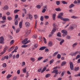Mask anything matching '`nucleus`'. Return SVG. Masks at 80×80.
<instances>
[{
    "label": "nucleus",
    "mask_w": 80,
    "mask_h": 80,
    "mask_svg": "<svg viewBox=\"0 0 80 80\" xmlns=\"http://www.w3.org/2000/svg\"><path fill=\"white\" fill-rule=\"evenodd\" d=\"M61 20H63V21H64V22L70 21V19L67 18H63V17H61Z\"/></svg>",
    "instance_id": "1"
},
{
    "label": "nucleus",
    "mask_w": 80,
    "mask_h": 80,
    "mask_svg": "<svg viewBox=\"0 0 80 80\" xmlns=\"http://www.w3.org/2000/svg\"><path fill=\"white\" fill-rule=\"evenodd\" d=\"M46 10H47V9H43L42 11V13H45V12H46Z\"/></svg>",
    "instance_id": "54"
},
{
    "label": "nucleus",
    "mask_w": 80,
    "mask_h": 80,
    "mask_svg": "<svg viewBox=\"0 0 80 80\" xmlns=\"http://www.w3.org/2000/svg\"><path fill=\"white\" fill-rule=\"evenodd\" d=\"M79 70V67H76L75 68V71H78Z\"/></svg>",
    "instance_id": "47"
},
{
    "label": "nucleus",
    "mask_w": 80,
    "mask_h": 80,
    "mask_svg": "<svg viewBox=\"0 0 80 80\" xmlns=\"http://www.w3.org/2000/svg\"><path fill=\"white\" fill-rule=\"evenodd\" d=\"M65 73V71H63L61 74V76L63 77V76L64 75Z\"/></svg>",
    "instance_id": "43"
},
{
    "label": "nucleus",
    "mask_w": 80,
    "mask_h": 80,
    "mask_svg": "<svg viewBox=\"0 0 80 80\" xmlns=\"http://www.w3.org/2000/svg\"><path fill=\"white\" fill-rule=\"evenodd\" d=\"M37 20H36L35 21V25H34V28H37Z\"/></svg>",
    "instance_id": "24"
},
{
    "label": "nucleus",
    "mask_w": 80,
    "mask_h": 80,
    "mask_svg": "<svg viewBox=\"0 0 80 80\" xmlns=\"http://www.w3.org/2000/svg\"><path fill=\"white\" fill-rule=\"evenodd\" d=\"M44 17L45 19H46V20H48V18H49V16L48 15H45Z\"/></svg>",
    "instance_id": "28"
},
{
    "label": "nucleus",
    "mask_w": 80,
    "mask_h": 80,
    "mask_svg": "<svg viewBox=\"0 0 80 80\" xmlns=\"http://www.w3.org/2000/svg\"><path fill=\"white\" fill-rule=\"evenodd\" d=\"M40 20L42 21H43V16H41L40 18Z\"/></svg>",
    "instance_id": "53"
},
{
    "label": "nucleus",
    "mask_w": 80,
    "mask_h": 80,
    "mask_svg": "<svg viewBox=\"0 0 80 80\" xmlns=\"http://www.w3.org/2000/svg\"><path fill=\"white\" fill-rule=\"evenodd\" d=\"M68 34V33H63L62 35V36L65 37V36H66V35H67Z\"/></svg>",
    "instance_id": "56"
},
{
    "label": "nucleus",
    "mask_w": 80,
    "mask_h": 80,
    "mask_svg": "<svg viewBox=\"0 0 80 80\" xmlns=\"http://www.w3.org/2000/svg\"><path fill=\"white\" fill-rule=\"evenodd\" d=\"M8 47L7 46H6L4 48L3 50V51L2 52H3V53H5V51L7 50V49L8 48Z\"/></svg>",
    "instance_id": "16"
},
{
    "label": "nucleus",
    "mask_w": 80,
    "mask_h": 80,
    "mask_svg": "<svg viewBox=\"0 0 80 80\" xmlns=\"http://www.w3.org/2000/svg\"><path fill=\"white\" fill-rule=\"evenodd\" d=\"M19 11H20V10L19 9H16L14 11V13H17L18 12H19Z\"/></svg>",
    "instance_id": "25"
},
{
    "label": "nucleus",
    "mask_w": 80,
    "mask_h": 80,
    "mask_svg": "<svg viewBox=\"0 0 80 80\" xmlns=\"http://www.w3.org/2000/svg\"><path fill=\"white\" fill-rule=\"evenodd\" d=\"M55 17H56V14H53L52 15V18L53 20H55Z\"/></svg>",
    "instance_id": "12"
},
{
    "label": "nucleus",
    "mask_w": 80,
    "mask_h": 80,
    "mask_svg": "<svg viewBox=\"0 0 80 80\" xmlns=\"http://www.w3.org/2000/svg\"><path fill=\"white\" fill-rule=\"evenodd\" d=\"M66 63H67V62H66V61H63L62 63L61 66H64V65H66Z\"/></svg>",
    "instance_id": "14"
},
{
    "label": "nucleus",
    "mask_w": 80,
    "mask_h": 80,
    "mask_svg": "<svg viewBox=\"0 0 80 80\" xmlns=\"http://www.w3.org/2000/svg\"><path fill=\"white\" fill-rule=\"evenodd\" d=\"M48 8L47 7V5H45L43 7H42V9H48Z\"/></svg>",
    "instance_id": "30"
},
{
    "label": "nucleus",
    "mask_w": 80,
    "mask_h": 80,
    "mask_svg": "<svg viewBox=\"0 0 80 80\" xmlns=\"http://www.w3.org/2000/svg\"><path fill=\"white\" fill-rule=\"evenodd\" d=\"M43 41L44 42V43H47V41H46V39L45 38H43Z\"/></svg>",
    "instance_id": "59"
},
{
    "label": "nucleus",
    "mask_w": 80,
    "mask_h": 80,
    "mask_svg": "<svg viewBox=\"0 0 80 80\" xmlns=\"http://www.w3.org/2000/svg\"><path fill=\"white\" fill-rule=\"evenodd\" d=\"M55 10L57 12H59L60 11V8H57L55 9Z\"/></svg>",
    "instance_id": "48"
},
{
    "label": "nucleus",
    "mask_w": 80,
    "mask_h": 80,
    "mask_svg": "<svg viewBox=\"0 0 80 80\" xmlns=\"http://www.w3.org/2000/svg\"><path fill=\"white\" fill-rule=\"evenodd\" d=\"M4 40H0V43H2V44H4Z\"/></svg>",
    "instance_id": "49"
},
{
    "label": "nucleus",
    "mask_w": 80,
    "mask_h": 80,
    "mask_svg": "<svg viewBox=\"0 0 80 80\" xmlns=\"http://www.w3.org/2000/svg\"><path fill=\"white\" fill-rule=\"evenodd\" d=\"M58 70H54L53 71V73H54L56 74V75H57L58 74Z\"/></svg>",
    "instance_id": "20"
},
{
    "label": "nucleus",
    "mask_w": 80,
    "mask_h": 80,
    "mask_svg": "<svg viewBox=\"0 0 80 80\" xmlns=\"http://www.w3.org/2000/svg\"><path fill=\"white\" fill-rule=\"evenodd\" d=\"M58 53V52H56L54 53L52 56L53 57H55Z\"/></svg>",
    "instance_id": "22"
},
{
    "label": "nucleus",
    "mask_w": 80,
    "mask_h": 80,
    "mask_svg": "<svg viewBox=\"0 0 80 80\" xmlns=\"http://www.w3.org/2000/svg\"><path fill=\"white\" fill-rule=\"evenodd\" d=\"M70 67L71 70H73V65L72 62H70Z\"/></svg>",
    "instance_id": "2"
},
{
    "label": "nucleus",
    "mask_w": 80,
    "mask_h": 80,
    "mask_svg": "<svg viewBox=\"0 0 80 80\" xmlns=\"http://www.w3.org/2000/svg\"><path fill=\"white\" fill-rule=\"evenodd\" d=\"M22 10L23 12H24V13H25V14H26V13H27V10H26V9L25 8H22Z\"/></svg>",
    "instance_id": "31"
},
{
    "label": "nucleus",
    "mask_w": 80,
    "mask_h": 80,
    "mask_svg": "<svg viewBox=\"0 0 80 80\" xmlns=\"http://www.w3.org/2000/svg\"><path fill=\"white\" fill-rule=\"evenodd\" d=\"M80 51H77L75 52L74 53V56H75V55H76L77 54H78L79 53V52Z\"/></svg>",
    "instance_id": "21"
},
{
    "label": "nucleus",
    "mask_w": 80,
    "mask_h": 80,
    "mask_svg": "<svg viewBox=\"0 0 80 80\" xmlns=\"http://www.w3.org/2000/svg\"><path fill=\"white\" fill-rule=\"evenodd\" d=\"M77 44H78V43L77 42H75L72 45L73 48H75V47L77 46Z\"/></svg>",
    "instance_id": "17"
},
{
    "label": "nucleus",
    "mask_w": 80,
    "mask_h": 80,
    "mask_svg": "<svg viewBox=\"0 0 80 80\" xmlns=\"http://www.w3.org/2000/svg\"><path fill=\"white\" fill-rule=\"evenodd\" d=\"M32 38H37V34H34L33 36H32Z\"/></svg>",
    "instance_id": "39"
},
{
    "label": "nucleus",
    "mask_w": 80,
    "mask_h": 80,
    "mask_svg": "<svg viewBox=\"0 0 80 80\" xmlns=\"http://www.w3.org/2000/svg\"><path fill=\"white\" fill-rule=\"evenodd\" d=\"M14 43V40H12L10 42V44L11 45H13Z\"/></svg>",
    "instance_id": "18"
},
{
    "label": "nucleus",
    "mask_w": 80,
    "mask_h": 80,
    "mask_svg": "<svg viewBox=\"0 0 80 80\" xmlns=\"http://www.w3.org/2000/svg\"><path fill=\"white\" fill-rule=\"evenodd\" d=\"M23 72V73H26V68H24L22 69Z\"/></svg>",
    "instance_id": "58"
},
{
    "label": "nucleus",
    "mask_w": 80,
    "mask_h": 80,
    "mask_svg": "<svg viewBox=\"0 0 80 80\" xmlns=\"http://www.w3.org/2000/svg\"><path fill=\"white\" fill-rule=\"evenodd\" d=\"M36 8H38V9H40V8H41V6L38 5L36 6Z\"/></svg>",
    "instance_id": "29"
},
{
    "label": "nucleus",
    "mask_w": 80,
    "mask_h": 80,
    "mask_svg": "<svg viewBox=\"0 0 80 80\" xmlns=\"http://www.w3.org/2000/svg\"><path fill=\"white\" fill-rule=\"evenodd\" d=\"M34 48H37L38 47V44H36L34 45Z\"/></svg>",
    "instance_id": "60"
},
{
    "label": "nucleus",
    "mask_w": 80,
    "mask_h": 80,
    "mask_svg": "<svg viewBox=\"0 0 80 80\" xmlns=\"http://www.w3.org/2000/svg\"><path fill=\"white\" fill-rule=\"evenodd\" d=\"M25 65V62H22V66H24Z\"/></svg>",
    "instance_id": "63"
},
{
    "label": "nucleus",
    "mask_w": 80,
    "mask_h": 80,
    "mask_svg": "<svg viewBox=\"0 0 80 80\" xmlns=\"http://www.w3.org/2000/svg\"><path fill=\"white\" fill-rule=\"evenodd\" d=\"M8 8L9 7L8 6V5L5 6L2 8V9L4 10H8Z\"/></svg>",
    "instance_id": "4"
},
{
    "label": "nucleus",
    "mask_w": 80,
    "mask_h": 80,
    "mask_svg": "<svg viewBox=\"0 0 80 80\" xmlns=\"http://www.w3.org/2000/svg\"><path fill=\"white\" fill-rule=\"evenodd\" d=\"M53 62H54V60L52 59L49 62L50 64L51 65V64H52V63H53Z\"/></svg>",
    "instance_id": "41"
},
{
    "label": "nucleus",
    "mask_w": 80,
    "mask_h": 80,
    "mask_svg": "<svg viewBox=\"0 0 80 80\" xmlns=\"http://www.w3.org/2000/svg\"><path fill=\"white\" fill-rule=\"evenodd\" d=\"M27 47H28V45H23L21 46V47L22 48H26Z\"/></svg>",
    "instance_id": "45"
},
{
    "label": "nucleus",
    "mask_w": 80,
    "mask_h": 80,
    "mask_svg": "<svg viewBox=\"0 0 80 80\" xmlns=\"http://www.w3.org/2000/svg\"><path fill=\"white\" fill-rule=\"evenodd\" d=\"M43 57H39L38 58V60L40 61V60H41L43 59Z\"/></svg>",
    "instance_id": "38"
},
{
    "label": "nucleus",
    "mask_w": 80,
    "mask_h": 80,
    "mask_svg": "<svg viewBox=\"0 0 80 80\" xmlns=\"http://www.w3.org/2000/svg\"><path fill=\"white\" fill-rule=\"evenodd\" d=\"M4 58H5V59H6L7 60H8V56H4Z\"/></svg>",
    "instance_id": "61"
},
{
    "label": "nucleus",
    "mask_w": 80,
    "mask_h": 80,
    "mask_svg": "<svg viewBox=\"0 0 80 80\" xmlns=\"http://www.w3.org/2000/svg\"><path fill=\"white\" fill-rule=\"evenodd\" d=\"M27 15H28L30 20H32L33 19V16L32 15L30 14H29Z\"/></svg>",
    "instance_id": "8"
},
{
    "label": "nucleus",
    "mask_w": 80,
    "mask_h": 80,
    "mask_svg": "<svg viewBox=\"0 0 80 80\" xmlns=\"http://www.w3.org/2000/svg\"><path fill=\"white\" fill-rule=\"evenodd\" d=\"M12 76V74H8L7 76L6 77L8 79H9L10 77H11Z\"/></svg>",
    "instance_id": "13"
},
{
    "label": "nucleus",
    "mask_w": 80,
    "mask_h": 80,
    "mask_svg": "<svg viewBox=\"0 0 80 80\" xmlns=\"http://www.w3.org/2000/svg\"><path fill=\"white\" fill-rule=\"evenodd\" d=\"M15 25H18V22L17 19H15Z\"/></svg>",
    "instance_id": "19"
},
{
    "label": "nucleus",
    "mask_w": 80,
    "mask_h": 80,
    "mask_svg": "<svg viewBox=\"0 0 80 80\" xmlns=\"http://www.w3.org/2000/svg\"><path fill=\"white\" fill-rule=\"evenodd\" d=\"M56 3L57 5H60V2L58 1H56Z\"/></svg>",
    "instance_id": "64"
},
{
    "label": "nucleus",
    "mask_w": 80,
    "mask_h": 80,
    "mask_svg": "<svg viewBox=\"0 0 80 80\" xmlns=\"http://www.w3.org/2000/svg\"><path fill=\"white\" fill-rule=\"evenodd\" d=\"M25 26L26 27L28 28V27L30 26V22H25Z\"/></svg>",
    "instance_id": "3"
},
{
    "label": "nucleus",
    "mask_w": 80,
    "mask_h": 80,
    "mask_svg": "<svg viewBox=\"0 0 80 80\" xmlns=\"http://www.w3.org/2000/svg\"><path fill=\"white\" fill-rule=\"evenodd\" d=\"M2 19L3 20H6L7 19L6 18V16H4L2 17Z\"/></svg>",
    "instance_id": "26"
},
{
    "label": "nucleus",
    "mask_w": 80,
    "mask_h": 80,
    "mask_svg": "<svg viewBox=\"0 0 80 80\" xmlns=\"http://www.w3.org/2000/svg\"><path fill=\"white\" fill-rule=\"evenodd\" d=\"M74 28H73V27L71 26L69 28V30H73Z\"/></svg>",
    "instance_id": "32"
},
{
    "label": "nucleus",
    "mask_w": 80,
    "mask_h": 80,
    "mask_svg": "<svg viewBox=\"0 0 80 80\" xmlns=\"http://www.w3.org/2000/svg\"><path fill=\"white\" fill-rule=\"evenodd\" d=\"M72 18H78V17H77V16H72L71 17Z\"/></svg>",
    "instance_id": "33"
},
{
    "label": "nucleus",
    "mask_w": 80,
    "mask_h": 80,
    "mask_svg": "<svg viewBox=\"0 0 80 80\" xmlns=\"http://www.w3.org/2000/svg\"><path fill=\"white\" fill-rule=\"evenodd\" d=\"M31 60L32 62H35V58H31Z\"/></svg>",
    "instance_id": "36"
},
{
    "label": "nucleus",
    "mask_w": 80,
    "mask_h": 80,
    "mask_svg": "<svg viewBox=\"0 0 80 80\" xmlns=\"http://www.w3.org/2000/svg\"><path fill=\"white\" fill-rule=\"evenodd\" d=\"M46 48V47L43 46L40 48L39 49V50H45Z\"/></svg>",
    "instance_id": "11"
},
{
    "label": "nucleus",
    "mask_w": 80,
    "mask_h": 80,
    "mask_svg": "<svg viewBox=\"0 0 80 80\" xmlns=\"http://www.w3.org/2000/svg\"><path fill=\"white\" fill-rule=\"evenodd\" d=\"M71 37L70 36L67 35V37H66V38L67 39H70L71 38Z\"/></svg>",
    "instance_id": "46"
},
{
    "label": "nucleus",
    "mask_w": 80,
    "mask_h": 80,
    "mask_svg": "<svg viewBox=\"0 0 80 80\" xmlns=\"http://www.w3.org/2000/svg\"><path fill=\"white\" fill-rule=\"evenodd\" d=\"M57 36L58 37H60V32H58V33L57 34Z\"/></svg>",
    "instance_id": "62"
},
{
    "label": "nucleus",
    "mask_w": 80,
    "mask_h": 80,
    "mask_svg": "<svg viewBox=\"0 0 80 80\" xmlns=\"http://www.w3.org/2000/svg\"><path fill=\"white\" fill-rule=\"evenodd\" d=\"M34 17L35 19H37V18H38V16L37 14L35 15L34 16Z\"/></svg>",
    "instance_id": "34"
},
{
    "label": "nucleus",
    "mask_w": 80,
    "mask_h": 80,
    "mask_svg": "<svg viewBox=\"0 0 80 80\" xmlns=\"http://www.w3.org/2000/svg\"><path fill=\"white\" fill-rule=\"evenodd\" d=\"M7 19H8V20H12V18L11 17H8L7 18Z\"/></svg>",
    "instance_id": "35"
},
{
    "label": "nucleus",
    "mask_w": 80,
    "mask_h": 80,
    "mask_svg": "<svg viewBox=\"0 0 80 80\" xmlns=\"http://www.w3.org/2000/svg\"><path fill=\"white\" fill-rule=\"evenodd\" d=\"M20 70L19 69L17 71V74H18V75H19V74H20Z\"/></svg>",
    "instance_id": "55"
},
{
    "label": "nucleus",
    "mask_w": 80,
    "mask_h": 80,
    "mask_svg": "<svg viewBox=\"0 0 80 80\" xmlns=\"http://www.w3.org/2000/svg\"><path fill=\"white\" fill-rule=\"evenodd\" d=\"M57 58L58 59L60 58V54H58L57 55Z\"/></svg>",
    "instance_id": "52"
},
{
    "label": "nucleus",
    "mask_w": 80,
    "mask_h": 80,
    "mask_svg": "<svg viewBox=\"0 0 80 80\" xmlns=\"http://www.w3.org/2000/svg\"><path fill=\"white\" fill-rule=\"evenodd\" d=\"M63 42H64V40L62 39L60 42V45H62V44Z\"/></svg>",
    "instance_id": "57"
},
{
    "label": "nucleus",
    "mask_w": 80,
    "mask_h": 80,
    "mask_svg": "<svg viewBox=\"0 0 80 80\" xmlns=\"http://www.w3.org/2000/svg\"><path fill=\"white\" fill-rule=\"evenodd\" d=\"M73 7H75V5H74V4H72L69 6V8H71Z\"/></svg>",
    "instance_id": "23"
},
{
    "label": "nucleus",
    "mask_w": 80,
    "mask_h": 80,
    "mask_svg": "<svg viewBox=\"0 0 80 80\" xmlns=\"http://www.w3.org/2000/svg\"><path fill=\"white\" fill-rule=\"evenodd\" d=\"M2 67L4 68H5V67H7V64H6V63H4L2 64Z\"/></svg>",
    "instance_id": "42"
},
{
    "label": "nucleus",
    "mask_w": 80,
    "mask_h": 80,
    "mask_svg": "<svg viewBox=\"0 0 80 80\" xmlns=\"http://www.w3.org/2000/svg\"><path fill=\"white\" fill-rule=\"evenodd\" d=\"M47 69V68H43L42 71H41V73H42L43 72H44L46 69Z\"/></svg>",
    "instance_id": "50"
},
{
    "label": "nucleus",
    "mask_w": 80,
    "mask_h": 80,
    "mask_svg": "<svg viewBox=\"0 0 80 80\" xmlns=\"http://www.w3.org/2000/svg\"><path fill=\"white\" fill-rule=\"evenodd\" d=\"M22 21L20 22L19 25V28H22Z\"/></svg>",
    "instance_id": "10"
},
{
    "label": "nucleus",
    "mask_w": 80,
    "mask_h": 80,
    "mask_svg": "<svg viewBox=\"0 0 80 80\" xmlns=\"http://www.w3.org/2000/svg\"><path fill=\"white\" fill-rule=\"evenodd\" d=\"M17 78V77L14 76L12 78V80H16Z\"/></svg>",
    "instance_id": "51"
},
{
    "label": "nucleus",
    "mask_w": 80,
    "mask_h": 80,
    "mask_svg": "<svg viewBox=\"0 0 80 80\" xmlns=\"http://www.w3.org/2000/svg\"><path fill=\"white\" fill-rule=\"evenodd\" d=\"M56 30H57V28L56 27H54L51 32V34H53V32H55L56 31Z\"/></svg>",
    "instance_id": "9"
},
{
    "label": "nucleus",
    "mask_w": 80,
    "mask_h": 80,
    "mask_svg": "<svg viewBox=\"0 0 80 80\" xmlns=\"http://www.w3.org/2000/svg\"><path fill=\"white\" fill-rule=\"evenodd\" d=\"M80 58V55H78L76 57L75 59L76 60H77L78 58Z\"/></svg>",
    "instance_id": "37"
},
{
    "label": "nucleus",
    "mask_w": 80,
    "mask_h": 80,
    "mask_svg": "<svg viewBox=\"0 0 80 80\" xmlns=\"http://www.w3.org/2000/svg\"><path fill=\"white\" fill-rule=\"evenodd\" d=\"M15 48V46H12L11 48H9L8 50V52H11V51L13 50L14 48Z\"/></svg>",
    "instance_id": "7"
},
{
    "label": "nucleus",
    "mask_w": 80,
    "mask_h": 80,
    "mask_svg": "<svg viewBox=\"0 0 80 80\" xmlns=\"http://www.w3.org/2000/svg\"><path fill=\"white\" fill-rule=\"evenodd\" d=\"M20 29L19 28H18L16 30V33H18L19 32H20Z\"/></svg>",
    "instance_id": "27"
},
{
    "label": "nucleus",
    "mask_w": 80,
    "mask_h": 80,
    "mask_svg": "<svg viewBox=\"0 0 80 80\" xmlns=\"http://www.w3.org/2000/svg\"><path fill=\"white\" fill-rule=\"evenodd\" d=\"M28 40V38H25L22 42V43H23L24 45H26L27 44V41Z\"/></svg>",
    "instance_id": "5"
},
{
    "label": "nucleus",
    "mask_w": 80,
    "mask_h": 80,
    "mask_svg": "<svg viewBox=\"0 0 80 80\" xmlns=\"http://www.w3.org/2000/svg\"><path fill=\"white\" fill-rule=\"evenodd\" d=\"M61 32L62 33H68V32L67 31V30H62Z\"/></svg>",
    "instance_id": "15"
},
{
    "label": "nucleus",
    "mask_w": 80,
    "mask_h": 80,
    "mask_svg": "<svg viewBox=\"0 0 80 80\" xmlns=\"http://www.w3.org/2000/svg\"><path fill=\"white\" fill-rule=\"evenodd\" d=\"M62 3L63 4H67V2L65 1H61Z\"/></svg>",
    "instance_id": "40"
},
{
    "label": "nucleus",
    "mask_w": 80,
    "mask_h": 80,
    "mask_svg": "<svg viewBox=\"0 0 80 80\" xmlns=\"http://www.w3.org/2000/svg\"><path fill=\"white\" fill-rule=\"evenodd\" d=\"M48 47H52L53 45V42L51 41L49 42L48 44Z\"/></svg>",
    "instance_id": "6"
},
{
    "label": "nucleus",
    "mask_w": 80,
    "mask_h": 80,
    "mask_svg": "<svg viewBox=\"0 0 80 80\" xmlns=\"http://www.w3.org/2000/svg\"><path fill=\"white\" fill-rule=\"evenodd\" d=\"M50 76V74H47L45 76V77L46 78H48V77H49Z\"/></svg>",
    "instance_id": "44"
}]
</instances>
